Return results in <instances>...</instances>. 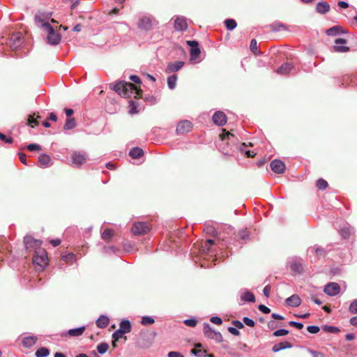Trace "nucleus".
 I'll use <instances>...</instances> for the list:
<instances>
[{
  "mask_svg": "<svg viewBox=\"0 0 357 357\" xmlns=\"http://www.w3.org/2000/svg\"><path fill=\"white\" fill-rule=\"evenodd\" d=\"M110 88L123 98H130L132 94L139 95L141 92V90L138 89L133 84L124 81L111 84Z\"/></svg>",
  "mask_w": 357,
  "mask_h": 357,
  "instance_id": "1",
  "label": "nucleus"
},
{
  "mask_svg": "<svg viewBox=\"0 0 357 357\" xmlns=\"http://www.w3.org/2000/svg\"><path fill=\"white\" fill-rule=\"evenodd\" d=\"M229 141L227 143V146H229V142L231 144V149L238 150L241 153H245V155L248 158H253L256 155V152L253 151L246 150L247 145L245 143L239 144V141L238 137L236 136V134L234 132H227L225 129V141Z\"/></svg>",
  "mask_w": 357,
  "mask_h": 357,
  "instance_id": "2",
  "label": "nucleus"
},
{
  "mask_svg": "<svg viewBox=\"0 0 357 357\" xmlns=\"http://www.w3.org/2000/svg\"><path fill=\"white\" fill-rule=\"evenodd\" d=\"M45 26V31L47 32V43L51 45H56L61 41V35L59 33H56L54 28L50 24H44Z\"/></svg>",
  "mask_w": 357,
  "mask_h": 357,
  "instance_id": "3",
  "label": "nucleus"
},
{
  "mask_svg": "<svg viewBox=\"0 0 357 357\" xmlns=\"http://www.w3.org/2000/svg\"><path fill=\"white\" fill-rule=\"evenodd\" d=\"M34 265L43 270L47 264V255L45 250L39 249L36 251V254L33 258Z\"/></svg>",
  "mask_w": 357,
  "mask_h": 357,
  "instance_id": "4",
  "label": "nucleus"
},
{
  "mask_svg": "<svg viewBox=\"0 0 357 357\" xmlns=\"http://www.w3.org/2000/svg\"><path fill=\"white\" fill-rule=\"evenodd\" d=\"M151 229V225L146 222H135L132 227L131 231L135 236L142 235L148 233Z\"/></svg>",
  "mask_w": 357,
  "mask_h": 357,
  "instance_id": "5",
  "label": "nucleus"
},
{
  "mask_svg": "<svg viewBox=\"0 0 357 357\" xmlns=\"http://www.w3.org/2000/svg\"><path fill=\"white\" fill-rule=\"evenodd\" d=\"M186 43L188 46L190 47V60L194 61L196 60L201 54V50L199 47V43L195 40H187Z\"/></svg>",
  "mask_w": 357,
  "mask_h": 357,
  "instance_id": "6",
  "label": "nucleus"
},
{
  "mask_svg": "<svg viewBox=\"0 0 357 357\" xmlns=\"http://www.w3.org/2000/svg\"><path fill=\"white\" fill-rule=\"evenodd\" d=\"M52 13H38L35 15V22L36 25L42 29H45L44 24H50L48 19L51 17Z\"/></svg>",
  "mask_w": 357,
  "mask_h": 357,
  "instance_id": "7",
  "label": "nucleus"
},
{
  "mask_svg": "<svg viewBox=\"0 0 357 357\" xmlns=\"http://www.w3.org/2000/svg\"><path fill=\"white\" fill-rule=\"evenodd\" d=\"M174 29L177 31H184L188 28L186 18L183 16H176L174 18Z\"/></svg>",
  "mask_w": 357,
  "mask_h": 357,
  "instance_id": "8",
  "label": "nucleus"
},
{
  "mask_svg": "<svg viewBox=\"0 0 357 357\" xmlns=\"http://www.w3.org/2000/svg\"><path fill=\"white\" fill-rule=\"evenodd\" d=\"M340 287L336 282H329L324 287V291L328 296H334L340 293Z\"/></svg>",
  "mask_w": 357,
  "mask_h": 357,
  "instance_id": "9",
  "label": "nucleus"
},
{
  "mask_svg": "<svg viewBox=\"0 0 357 357\" xmlns=\"http://www.w3.org/2000/svg\"><path fill=\"white\" fill-rule=\"evenodd\" d=\"M86 160V155L84 153L74 152L72 155V163L74 166L79 167Z\"/></svg>",
  "mask_w": 357,
  "mask_h": 357,
  "instance_id": "10",
  "label": "nucleus"
},
{
  "mask_svg": "<svg viewBox=\"0 0 357 357\" xmlns=\"http://www.w3.org/2000/svg\"><path fill=\"white\" fill-rule=\"evenodd\" d=\"M154 19L150 16H144L141 18L139 27L144 30H150L154 24Z\"/></svg>",
  "mask_w": 357,
  "mask_h": 357,
  "instance_id": "11",
  "label": "nucleus"
},
{
  "mask_svg": "<svg viewBox=\"0 0 357 357\" xmlns=\"http://www.w3.org/2000/svg\"><path fill=\"white\" fill-rule=\"evenodd\" d=\"M192 123L188 120L180 121L176 127V132L178 134H185L190 131L192 128Z\"/></svg>",
  "mask_w": 357,
  "mask_h": 357,
  "instance_id": "12",
  "label": "nucleus"
},
{
  "mask_svg": "<svg viewBox=\"0 0 357 357\" xmlns=\"http://www.w3.org/2000/svg\"><path fill=\"white\" fill-rule=\"evenodd\" d=\"M270 166L272 171L276 174H282L284 172L286 169L284 163L282 160L277 159L273 160L271 162Z\"/></svg>",
  "mask_w": 357,
  "mask_h": 357,
  "instance_id": "13",
  "label": "nucleus"
},
{
  "mask_svg": "<svg viewBox=\"0 0 357 357\" xmlns=\"http://www.w3.org/2000/svg\"><path fill=\"white\" fill-rule=\"evenodd\" d=\"M347 43V40L343 38H337L335 40L333 50L335 52H347L349 50V47L344 45Z\"/></svg>",
  "mask_w": 357,
  "mask_h": 357,
  "instance_id": "14",
  "label": "nucleus"
},
{
  "mask_svg": "<svg viewBox=\"0 0 357 357\" xmlns=\"http://www.w3.org/2000/svg\"><path fill=\"white\" fill-rule=\"evenodd\" d=\"M24 243L25 248L26 249H29V248H35V249L39 248L40 245H41V243H40V241L34 239L31 236H26L24 238Z\"/></svg>",
  "mask_w": 357,
  "mask_h": 357,
  "instance_id": "15",
  "label": "nucleus"
},
{
  "mask_svg": "<svg viewBox=\"0 0 357 357\" xmlns=\"http://www.w3.org/2000/svg\"><path fill=\"white\" fill-rule=\"evenodd\" d=\"M130 332V322L128 320H123L121 322L119 328L113 333L112 335H125Z\"/></svg>",
  "mask_w": 357,
  "mask_h": 357,
  "instance_id": "16",
  "label": "nucleus"
},
{
  "mask_svg": "<svg viewBox=\"0 0 357 357\" xmlns=\"http://www.w3.org/2000/svg\"><path fill=\"white\" fill-rule=\"evenodd\" d=\"M153 341V339L150 338L149 336H141L137 339V344L139 348L146 349L151 346Z\"/></svg>",
  "mask_w": 357,
  "mask_h": 357,
  "instance_id": "17",
  "label": "nucleus"
},
{
  "mask_svg": "<svg viewBox=\"0 0 357 357\" xmlns=\"http://www.w3.org/2000/svg\"><path fill=\"white\" fill-rule=\"evenodd\" d=\"M184 66V62L178 61L174 63H169L166 68L167 73H172L178 71Z\"/></svg>",
  "mask_w": 357,
  "mask_h": 357,
  "instance_id": "18",
  "label": "nucleus"
},
{
  "mask_svg": "<svg viewBox=\"0 0 357 357\" xmlns=\"http://www.w3.org/2000/svg\"><path fill=\"white\" fill-rule=\"evenodd\" d=\"M22 38L20 33L13 34L10 39V47L12 49L15 50L22 45Z\"/></svg>",
  "mask_w": 357,
  "mask_h": 357,
  "instance_id": "19",
  "label": "nucleus"
},
{
  "mask_svg": "<svg viewBox=\"0 0 357 357\" xmlns=\"http://www.w3.org/2000/svg\"><path fill=\"white\" fill-rule=\"evenodd\" d=\"M241 300L244 302L253 303L255 301V295L248 290H243L240 294Z\"/></svg>",
  "mask_w": 357,
  "mask_h": 357,
  "instance_id": "20",
  "label": "nucleus"
},
{
  "mask_svg": "<svg viewBox=\"0 0 357 357\" xmlns=\"http://www.w3.org/2000/svg\"><path fill=\"white\" fill-rule=\"evenodd\" d=\"M285 302L287 305L296 307L301 305V300L298 295L294 294L290 297L287 298Z\"/></svg>",
  "mask_w": 357,
  "mask_h": 357,
  "instance_id": "21",
  "label": "nucleus"
},
{
  "mask_svg": "<svg viewBox=\"0 0 357 357\" xmlns=\"http://www.w3.org/2000/svg\"><path fill=\"white\" fill-rule=\"evenodd\" d=\"M294 66L290 63H284L279 67L276 73L282 75H288L293 69Z\"/></svg>",
  "mask_w": 357,
  "mask_h": 357,
  "instance_id": "22",
  "label": "nucleus"
},
{
  "mask_svg": "<svg viewBox=\"0 0 357 357\" xmlns=\"http://www.w3.org/2000/svg\"><path fill=\"white\" fill-rule=\"evenodd\" d=\"M38 162L42 167H47L50 165L51 158L48 155L42 154L38 157Z\"/></svg>",
  "mask_w": 357,
  "mask_h": 357,
  "instance_id": "23",
  "label": "nucleus"
},
{
  "mask_svg": "<svg viewBox=\"0 0 357 357\" xmlns=\"http://www.w3.org/2000/svg\"><path fill=\"white\" fill-rule=\"evenodd\" d=\"M330 8L329 4L326 1H322L317 3L316 10L317 13L321 14L326 13Z\"/></svg>",
  "mask_w": 357,
  "mask_h": 357,
  "instance_id": "24",
  "label": "nucleus"
},
{
  "mask_svg": "<svg viewBox=\"0 0 357 357\" xmlns=\"http://www.w3.org/2000/svg\"><path fill=\"white\" fill-rule=\"evenodd\" d=\"M321 330L322 333L331 334L338 333L340 332L339 328L329 325H323Z\"/></svg>",
  "mask_w": 357,
  "mask_h": 357,
  "instance_id": "25",
  "label": "nucleus"
},
{
  "mask_svg": "<svg viewBox=\"0 0 357 357\" xmlns=\"http://www.w3.org/2000/svg\"><path fill=\"white\" fill-rule=\"evenodd\" d=\"M36 336H26L22 341L23 346L26 348H30L36 342Z\"/></svg>",
  "mask_w": 357,
  "mask_h": 357,
  "instance_id": "26",
  "label": "nucleus"
},
{
  "mask_svg": "<svg viewBox=\"0 0 357 357\" xmlns=\"http://www.w3.org/2000/svg\"><path fill=\"white\" fill-rule=\"evenodd\" d=\"M213 121L215 124L221 126L223 125V112L221 111L216 112L213 116Z\"/></svg>",
  "mask_w": 357,
  "mask_h": 357,
  "instance_id": "27",
  "label": "nucleus"
},
{
  "mask_svg": "<svg viewBox=\"0 0 357 357\" xmlns=\"http://www.w3.org/2000/svg\"><path fill=\"white\" fill-rule=\"evenodd\" d=\"M143 153L144 151L141 148L134 147L130 151L129 155L132 158L137 159L142 156Z\"/></svg>",
  "mask_w": 357,
  "mask_h": 357,
  "instance_id": "28",
  "label": "nucleus"
},
{
  "mask_svg": "<svg viewBox=\"0 0 357 357\" xmlns=\"http://www.w3.org/2000/svg\"><path fill=\"white\" fill-rule=\"evenodd\" d=\"M291 347V344L288 342H280V343H278V344H275L273 347V351L274 352H278L282 349H287V348H290Z\"/></svg>",
  "mask_w": 357,
  "mask_h": 357,
  "instance_id": "29",
  "label": "nucleus"
},
{
  "mask_svg": "<svg viewBox=\"0 0 357 357\" xmlns=\"http://www.w3.org/2000/svg\"><path fill=\"white\" fill-rule=\"evenodd\" d=\"M109 318L107 316L101 315L97 320H96V325L98 328H105L109 324Z\"/></svg>",
  "mask_w": 357,
  "mask_h": 357,
  "instance_id": "30",
  "label": "nucleus"
},
{
  "mask_svg": "<svg viewBox=\"0 0 357 357\" xmlns=\"http://www.w3.org/2000/svg\"><path fill=\"white\" fill-rule=\"evenodd\" d=\"M342 32H343L342 26H334L327 29L326 34L328 36H335Z\"/></svg>",
  "mask_w": 357,
  "mask_h": 357,
  "instance_id": "31",
  "label": "nucleus"
},
{
  "mask_svg": "<svg viewBox=\"0 0 357 357\" xmlns=\"http://www.w3.org/2000/svg\"><path fill=\"white\" fill-rule=\"evenodd\" d=\"M225 26L227 30L232 31L237 26V23L233 19H227L225 20Z\"/></svg>",
  "mask_w": 357,
  "mask_h": 357,
  "instance_id": "32",
  "label": "nucleus"
},
{
  "mask_svg": "<svg viewBox=\"0 0 357 357\" xmlns=\"http://www.w3.org/2000/svg\"><path fill=\"white\" fill-rule=\"evenodd\" d=\"M203 331L205 335H208V333H211V335H221L220 332H216L213 331L209 324L204 323L203 325Z\"/></svg>",
  "mask_w": 357,
  "mask_h": 357,
  "instance_id": "33",
  "label": "nucleus"
},
{
  "mask_svg": "<svg viewBox=\"0 0 357 357\" xmlns=\"http://www.w3.org/2000/svg\"><path fill=\"white\" fill-rule=\"evenodd\" d=\"M177 81V76L176 75H171L167 78V85L170 89H174L176 87Z\"/></svg>",
  "mask_w": 357,
  "mask_h": 357,
  "instance_id": "34",
  "label": "nucleus"
},
{
  "mask_svg": "<svg viewBox=\"0 0 357 357\" xmlns=\"http://www.w3.org/2000/svg\"><path fill=\"white\" fill-rule=\"evenodd\" d=\"M76 126L75 121L74 118H68L66 121V123L63 126L65 130H71L74 128Z\"/></svg>",
  "mask_w": 357,
  "mask_h": 357,
  "instance_id": "35",
  "label": "nucleus"
},
{
  "mask_svg": "<svg viewBox=\"0 0 357 357\" xmlns=\"http://www.w3.org/2000/svg\"><path fill=\"white\" fill-rule=\"evenodd\" d=\"M113 236V230L110 229H105L101 235L103 240L109 241Z\"/></svg>",
  "mask_w": 357,
  "mask_h": 357,
  "instance_id": "36",
  "label": "nucleus"
},
{
  "mask_svg": "<svg viewBox=\"0 0 357 357\" xmlns=\"http://www.w3.org/2000/svg\"><path fill=\"white\" fill-rule=\"evenodd\" d=\"M85 330L84 326L79 327L77 328H71L68 330V335H82Z\"/></svg>",
  "mask_w": 357,
  "mask_h": 357,
  "instance_id": "37",
  "label": "nucleus"
},
{
  "mask_svg": "<svg viewBox=\"0 0 357 357\" xmlns=\"http://www.w3.org/2000/svg\"><path fill=\"white\" fill-rule=\"evenodd\" d=\"M50 351L45 347H42L38 349L36 352V356L37 357H46L49 355Z\"/></svg>",
  "mask_w": 357,
  "mask_h": 357,
  "instance_id": "38",
  "label": "nucleus"
},
{
  "mask_svg": "<svg viewBox=\"0 0 357 357\" xmlns=\"http://www.w3.org/2000/svg\"><path fill=\"white\" fill-rule=\"evenodd\" d=\"M112 346L116 348L118 347L117 343L120 341L125 342L127 340V336H113Z\"/></svg>",
  "mask_w": 357,
  "mask_h": 357,
  "instance_id": "39",
  "label": "nucleus"
},
{
  "mask_svg": "<svg viewBox=\"0 0 357 357\" xmlns=\"http://www.w3.org/2000/svg\"><path fill=\"white\" fill-rule=\"evenodd\" d=\"M34 115H29L28 118V125L34 128L35 126L38 125V121L37 120L38 118H40L39 116H37L36 119L34 118Z\"/></svg>",
  "mask_w": 357,
  "mask_h": 357,
  "instance_id": "40",
  "label": "nucleus"
},
{
  "mask_svg": "<svg viewBox=\"0 0 357 357\" xmlns=\"http://www.w3.org/2000/svg\"><path fill=\"white\" fill-rule=\"evenodd\" d=\"M340 234L344 238H348L351 234L350 227H343L340 229Z\"/></svg>",
  "mask_w": 357,
  "mask_h": 357,
  "instance_id": "41",
  "label": "nucleus"
},
{
  "mask_svg": "<svg viewBox=\"0 0 357 357\" xmlns=\"http://www.w3.org/2000/svg\"><path fill=\"white\" fill-rule=\"evenodd\" d=\"M108 348H109L108 344L105 342H102L98 345L97 350L99 354H103L107 351Z\"/></svg>",
  "mask_w": 357,
  "mask_h": 357,
  "instance_id": "42",
  "label": "nucleus"
},
{
  "mask_svg": "<svg viewBox=\"0 0 357 357\" xmlns=\"http://www.w3.org/2000/svg\"><path fill=\"white\" fill-rule=\"evenodd\" d=\"M328 186V183L326 181L319 178L317 182V187L319 190H325Z\"/></svg>",
  "mask_w": 357,
  "mask_h": 357,
  "instance_id": "43",
  "label": "nucleus"
},
{
  "mask_svg": "<svg viewBox=\"0 0 357 357\" xmlns=\"http://www.w3.org/2000/svg\"><path fill=\"white\" fill-rule=\"evenodd\" d=\"M291 268L292 271L296 273H301L303 271V267L301 264L297 262L291 263Z\"/></svg>",
  "mask_w": 357,
  "mask_h": 357,
  "instance_id": "44",
  "label": "nucleus"
},
{
  "mask_svg": "<svg viewBox=\"0 0 357 357\" xmlns=\"http://www.w3.org/2000/svg\"><path fill=\"white\" fill-rule=\"evenodd\" d=\"M138 112L137 109V105L135 102L132 100L129 102V113L131 114H135Z\"/></svg>",
  "mask_w": 357,
  "mask_h": 357,
  "instance_id": "45",
  "label": "nucleus"
},
{
  "mask_svg": "<svg viewBox=\"0 0 357 357\" xmlns=\"http://www.w3.org/2000/svg\"><path fill=\"white\" fill-rule=\"evenodd\" d=\"M349 310L352 314L357 313V299L353 301L349 305Z\"/></svg>",
  "mask_w": 357,
  "mask_h": 357,
  "instance_id": "46",
  "label": "nucleus"
},
{
  "mask_svg": "<svg viewBox=\"0 0 357 357\" xmlns=\"http://www.w3.org/2000/svg\"><path fill=\"white\" fill-rule=\"evenodd\" d=\"M307 331L311 334H317L320 331V328L317 326H308Z\"/></svg>",
  "mask_w": 357,
  "mask_h": 357,
  "instance_id": "47",
  "label": "nucleus"
},
{
  "mask_svg": "<svg viewBox=\"0 0 357 357\" xmlns=\"http://www.w3.org/2000/svg\"><path fill=\"white\" fill-rule=\"evenodd\" d=\"M141 323L143 325L151 324L154 323V319L151 317H148V316L143 317L142 318Z\"/></svg>",
  "mask_w": 357,
  "mask_h": 357,
  "instance_id": "48",
  "label": "nucleus"
},
{
  "mask_svg": "<svg viewBox=\"0 0 357 357\" xmlns=\"http://www.w3.org/2000/svg\"><path fill=\"white\" fill-rule=\"evenodd\" d=\"M27 149L30 151H40L41 146L38 144H30L27 146Z\"/></svg>",
  "mask_w": 357,
  "mask_h": 357,
  "instance_id": "49",
  "label": "nucleus"
},
{
  "mask_svg": "<svg viewBox=\"0 0 357 357\" xmlns=\"http://www.w3.org/2000/svg\"><path fill=\"white\" fill-rule=\"evenodd\" d=\"M0 140H2L7 144H12L13 142V139L12 137H8L2 132H0Z\"/></svg>",
  "mask_w": 357,
  "mask_h": 357,
  "instance_id": "50",
  "label": "nucleus"
},
{
  "mask_svg": "<svg viewBox=\"0 0 357 357\" xmlns=\"http://www.w3.org/2000/svg\"><path fill=\"white\" fill-rule=\"evenodd\" d=\"M197 321L196 319H185L184 321V324L188 326H190V327H194L196 326Z\"/></svg>",
  "mask_w": 357,
  "mask_h": 357,
  "instance_id": "51",
  "label": "nucleus"
},
{
  "mask_svg": "<svg viewBox=\"0 0 357 357\" xmlns=\"http://www.w3.org/2000/svg\"><path fill=\"white\" fill-rule=\"evenodd\" d=\"M62 259L65 261H73L75 259V256L73 253H69L62 256Z\"/></svg>",
  "mask_w": 357,
  "mask_h": 357,
  "instance_id": "52",
  "label": "nucleus"
},
{
  "mask_svg": "<svg viewBox=\"0 0 357 357\" xmlns=\"http://www.w3.org/2000/svg\"><path fill=\"white\" fill-rule=\"evenodd\" d=\"M289 325L293 327H295L297 329H302L303 328V324L300 322H296L294 321H291L289 322Z\"/></svg>",
  "mask_w": 357,
  "mask_h": 357,
  "instance_id": "53",
  "label": "nucleus"
},
{
  "mask_svg": "<svg viewBox=\"0 0 357 357\" xmlns=\"http://www.w3.org/2000/svg\"><path fill=\"white\" fill-rule=\"evenodd\" d=\"M243 321L245 323V324H246L247 326H248L250 327H253L255 326V321L252 319H250L247 317H245L243 319Z\"/></svg>",
  "mask_w": 357,
  "mask_h": 357,
  "instance_id": "54",
  "label": "nucleus"
},
{
  "mask_svg": "<svg viewBox=\"0 0 357 357\" xmlns=\"http://www.w3.org/2000/svg\"><path fill=\"white\" fill-rule=\"evenodd\" d=\"M211 321L215 324H221L222 322V319L220 317L214 316L211 318Z\"/></svg>",
  "mask_w": 357,
  "mask_h": 357,
  "instance_id": "55",
  "label": "nucleus"
},
{
  "mask_svg": "<svg viewBox=\"0 0 357 357\" xmlns=\"http://www.w3.org/2000/svg\"><path fill=\"white\" fill-rule=\"evenodd\" d=\"M250 48L252 52H255L257 50V42L255 39L251 40Z\"/></svg>",
  "mask_w": 357,
  "mask_h": 357,
  "instance_id": "56",
  "label": "nucleus"
},
{
  "mask_svg": "<svg viewBox=\"0 0 357 357\" xmlns=\"http://www.w3.org/2000/svg\"><path fill=\"white\" fill-rule=\"evenodd\" d=\"M258 308L261 312L264 314H268L271 312V310L264 305H259Z\"/></svg>",
  "mask_w": 357,
  "mask_h": 357,
  "instance_id": "57",
  "label": "nucleus"
},
{
  "mask_svg": "<svg viewBox=\"0 0 357 357\" xmlns=\"http://www.w3.org/2000/svg\"><path fill=\"white\" fill-rule=\"evenodd\" d=\"M239 236L243 240L248 239L249 237V232L246 230H243L240 231Z\"/></svg>",
  "mask_w": 357,
  "mask_h": 357,
  "instance_id": "58",
  "label": "nucleus"
},
{
  "mask_svg": "<svg viewBox=\"0 0 357 357\" xmlns=\"http://www.w3.org/2000/svg\"><path fill=\"white\" fill-rule=\"evenodd\" d=\"M289 331L286 329H278L273 333V335H287Z\"/></svg>",
  "mask_w": 357,
  "mask_h": 357,
  "instance_id": "59",
  "label": "nucleus"
},
{
  "mask_svg": "<svg viewBox=\"0 0 357 357\" xmlns=\"http://www.w3.org/2000/svg\"><path fill=\"white\" fill-rule=\"evenodd\" d=\"M168 357H184L181 353L178 351H170L167 354Z\"/></svg>",
  "mask_w": 357,
  "mask_h": 357,
  "instance_id": "60",
  "label": "nucleus"
},
{
  "mask_svg": "<svg viewBox=\"0 0 357 357\" xmlns=\"http://www.w3.org/2000/svg\"><path fill=\"white\" fill-rule=\"evenodd\" d=\"M270 292H271V286L270 285H266L264 289H263V293H264V295L268 298L270 296Z\"/></svg>",
  "mask_w": 357,
  "mask_h": 357,
  "instance_id": "61",
  "label": "nucleus"
},
{
  "mask_svg": "<svg viewBox=\"0 0 357 357\" xmlns=\"http://www.w3.org/2000/svg\"><path fill=\"white\" fill-rule=\"evenodd\" d=\"M130 79L136 84H141V79L137 75H130Z\"/></svg>",
  "mask_w": 357,
  "mask_h": 357,
  "instance_id": "62",
  "label": "nucleus"
},
{
  "mask_svg": "<svg viewBox=\"0 0 357 357\" xmlns=\"http://www.w3.org/2000/svg\"><path fill=\"white\" fill-rule=\"evenodd\" d=\"M233 325L234 326V327L238 330V328H243V324L242 322H241L240 321H233Z\"/></svg>",
  "mask_w": 357,
  "mask_h": 357,
  "instance_id": "63",
  "label": "nucleus"
},
{
  "mask_svg": "<svg viewBox=\"0 0 357 357\" xmlns=\"http://www.w3.org/2000/svg\"><path fill=\"white\" fill-rule=\"evenodd\" d=\"M228 331L231 333L232 335H239L238 331L235 327H228Z\"/></svg>",
  "mask_w": 357,
  "mask_h": 357,
  "instance_id": "64",
  "label": "nucleus"
}]
</instances>
